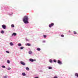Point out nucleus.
Masks as SVG:
<instances>
[{"label": "nucleus", "instance_id": "7", "mask_svg": "<svg viewBox=\"0 0 78 78\" xmlns=\"http://www.w3.org/2000/svg\"><path fill=\"white\" fill-rule=\"evenodd\" d=\"M17 35V33H13L12 34V36H15Z\"/></svg>", "mask_w": 78, "mask_h": 78}, {"label": "nucleus", "instance_id": "26", "mask_svg": "<svg viewBox=\"0 0 78 78\" xmlns=\"http://www.w3.org/2000/svg\"><path fill=\"white\" fill-rule=\"evenodd\" d=\"M15 26L14 25V24H12L11 25V27H14Z\"/></svg>", "mask_w": 78, "mask_h": 78}, {"label": "nucleus", "instance_id": "5", "mask_svg": "<svg viewBox=\"0 0 78 78\" xmlns=\"http://www.w3.org/2000/svg\"><path fill=\"white\" fill-rule=\"evenodd\" d=\"M54 25V23H51V24H50L49 25V28H51V27H52V26H53Z\"/></svg>", "mask_w": 78, "mask_h": 78}, {"label": "nucleus", "instance_id": "20", "mask_svg": "<svg viewBox=\"0 0 78 78\" xmlns=\"http://www.w3.org/2000/svg\"><path fill=\"white\" fill-rule=\"evenodd\" d=\"M2 68H4V69H5V68H6V66H2Z\"/></svg>", "mask_w": 78, "mask_h": 78}, {"label": "nucleus", "instance_id": "21", "mask_svg": "<svg viewBox=\"0 0 78 78\" xmlns=\"http://www.w3.org/2000/svg\"><path fill=\"white\" fill-rule=\"evenodd\" d=\"M47 35H45V34H44L43 35V37H44V38H46L47 37Z\"/></svg>", "mask_w": 78, "mask_h": 78}, {"label": "nucleus", "instance_id": "24", "mask_svg": "<svg viewBox=\"0 0 78 78\" xmlns=\"http://www.w3.org/2000/svg\"><path fill=\"white\" fill-rule=\"evenodd\" d=\"M7 63L8 64H10V61H9V60H7Z\"/></svg>", "mask_w": 78, "mask_h": 78}, {"label": "nucleus", "instance_id": "17", "mask_svg": "<svg viewBox=\"0 0 78 78\" xmlns=\"http://www.w3.org/2000/svg\"><path fill=\"white\" fill-rule=\"evenodd\" d=\"M49 62L51 63H52L53 62V61L52 59H49Z\"/></svg>", "mask_w": 78, "mask_h": 78}, {"label": "nucleus", "instance_id": "33", "mask_svg": "<svg viewBox=\"0 0 78 78\" xmlns=\"http://www.w3.org/2000/svg\"><path fill=\"white\" fill-rule=\"evenodd\" d=\"M26 41H29L28 39H27V38H26Z\"/></svg>", "mask_w": 78, "mask_h": 78}, {"label": "nucleus", "instance_id": "8", "mask_svg": "<svg viewBox=\"0 0 78 78\" xmlns=\"http://www.w3.org/2000/svg\"><path fill=\"white\" fill-rule=\"evenodd\" d=\"M11 13H8V15H9L10 16H12L13 15L12 12L11 11Z\"/></svg>", "mask_w": 78, "mask_h": 78}, {"label": "nucleus", "instance_id": "2", "mask_svg": "<svg viewBox=\"0 0 78 78\" xmlns=\"http://www.w3.org/2000/svg\"><path fill=\"white\" fill-rule=\"evenodd\" d=\"M58 64H59V65H61L62 64V63L60 60H58V62H57Z\"/></svg>", "mask_w": 78, "mask_h": 78}, {"label": "nucleus", "instance_id": "35", "mask_svg": "<svg viewBox=\"0 0 78 78\" xmlns=\"http://www.w3.org/2000/svg\"><path fill=\"white\" fill-rule=\"evenodd\" d=\"M69 33H71V31H70V30H69Z\"/></svg>", "mask_w": 78, "mask_h": 78}, {"label": "nucleus", "instance_id": "34", "mask_svg": "<svg viewBox=\"0 0 78 78\" xmlns=\"http://www.w3.org/2000/svg\"><path fill=\"white\" fill-rule=\"evenodd\" d=\"M35 78H39L37 76L36 77H35Z\"/></svg>", "mask_w": 78, "mask_h": 78}, {"label": "nucleus", "instance_id": "3", "mask_svg": "<svg viewBox=\"0 0 78 78\" xmlns=\"http://www.w3.org/2000/svg\"><path fill=\"white\" fill-rule=\"evenodd\" d=\"M20 63L22 65H23V66H25L26 64L24 62H23V61H20Z\"/></svg>", "mask_w": 78, "mask_h": 78}, {"label": "nucleus", "instance_id": "32", "mask_svg": "<svg viewBox=\"0 0 78 78\" xmlns=\"http://www.w3.org/2000/svg\"><path fill=\"white\" fill-rule=\"evenodd\" d=\"M53 78H58L57 76H54Z\"/></svg>", "mask_w": 78, "mask_h": 78}, {"label": "nucleus", "instance_id": "6", "mask_svg": "<svg viewBox=\"0 0 78 78\" xmlns=\"http://www.w3.org/2000/svg\"><path fill=\"white\" fill-rule=\"evenodd\" d=\"M2 27L4 29H5L6 27V26H5V24H3V25H2Z\"/></svg>", "mask_w": 78, "mask_h": 78}, {"label": "nucleus", "instance_id": "28", "mask_svg": "<svg viewBox=\"0 0 78 78\" xmlns=\"http://www.w3.org/2000/svg\"><path fill=\"white\" fill-rule=\"evenodd\" d=\"M61 37H64V36L63 34H62L61 35Z\"/></svg>", "mask_w": 78, "mask_h": 78}, {"label": "nucleus", "instance_id": "27", "mask_svg": "<svg viewBox=\"0 0 78 78\" xmlns=\"http://www.w3.org/2000/svg\"><path fill=\"white\" fill-rule=\"evenodd\" d=\"M7 76H5L3 77V78H7Z\"/></svg>", "mask_w": 78, "mask_h": 78}, {"label": "nucleus", "instance_id": "23", "mask_svg": "<svg viewBox=\"0 0 78 78\" xmlns=\"http://www.w3.org/2000/svg\"><path fill=\"white\" fill-rule=\"evenodd\" d=\"M27 45H28V46H30L31 44L29 43H27Z\"/></svg>", "mask_w": 78, "mask_h": 78}, {"label": "nucleus", "instance_id": "30", "mask_svg": "<svg viewBox=\"0 0 78 78\" xmlns=\"http://www.w3.org/2000/svg\"><path fill=\"white\" fill-rule=\"evenodd\" d=\"M5 52L6 53H9V51H5Z\"/></svg>", "mask_w": 78, "mask_h": 78}, {"label": "nucleus", "instance_id": "14", "mask_svg": "<svg viewBox=\"0 0 78 78\" xmlns=\"http://www.w3.org/2000/svg\"><path fill=\"white\" fill-rule=\"evenodd\" d=\"M32 52L31 51H29V54L30 55H31V54H32Z\"/></svg>", "mask_w": 78, "mask_h": 78}, {"label": "nucleus", "instance_id": "12", "mask_svg": "<svg viewBox=\"0 0 78 78\" xmlns=\"http://www.w3.org/2000/svg\"><path fill=\"white\" fill-rule=\"evenodd\" d=\"M75 76H77V77H78V73H75Z\"/></svg>", "mask_w": 78, "mask_h": 78}, {"label": "nucleus", "instance_id": "25", "mask_svg": "<svg viewBox=\"0 0 78 78\" xmlns=\"http://www.w3.org/2000/svg\"><path fill=\"white\" fill-rule=\"evenodd\" d=\"M11 68H10V67H8V68H7L8 70H11Z\"/></svg>", "mask_w": 78, "mask_h": 78}, {"label": "nucleus", "instance_id": "31", "mask_svg": "<svg viewBox=\"0 0 78 78\" xmlns=\"http://www.w3.org/2000/svg\"><path fill=\"white\" fill-rule=\"evenodd\" d=\"M42 42L43 43H44L46 42V41H43Z\"/></svg>", "mask_w": 78, "mask_h": 78}, {"label": "nucleus", "instance_id": "36", "mask_svg": "<svg viewBox=\"0 0 78 78\" xmlns=\"http://www.w3.org/2000/svg\"><path fill=\"white\" fill-rule=\"evenodd\" d=\"M61 78H62V77H61Z\"/></svg>", "mask_w": 78, "mask_h": 78}, {"label": "nucleus", "instance_id": "19", "mask_svg": "<svg viewBox=\"0 0 78 78\" xmlns=\"http://www.w3.org/2000/svg\"><path fill=\"white\" fill-rule=\"evenodd\" d=\"M1 33L3 34V33H4V31H3V30H1Z\"/></svg>", "mask_w": 78, "mask_h": 78}, {"label": "nucleus", "instance_id": "22", "mask_svg": "<svg viewBox=\"0 0 78 78\" xmlns=\"http://www.w3.org/2000/svg\"><path fill=\"white\" fill-rule=\"evenodd\" d=\"M73 33H74V34H77V32L75 31H74Z\"/></svg>", "mask_w": 78, "mask_h": 78}, {"label": "nucleus", "instance_id": "16", "mask_svg": "<svg viewBox=\"0 0 78 78\" xmlns=\"http://www.w3.org/2000/svg\"><path fill=\"white\" fill-rule=\"evenodd\" d=\"M37 51H41V48H37Z\"/></svg>", "mask_w": 78, "mask_h": 78}, {"label": "nucleus", "instance_id": "11", "mask_svg": "<svg viewBox=\"0 0 78 78\" xmlns=\"http://www.w3.org/2000/svg\"><path fill=\"white\" fill-rule=\"evenodd\" d=\"M18 45L19 47H21V46H22V44L20 43H19L18 44Z\"/></svg>", "mask_w": 78, "mask_h": 78}, {"label": "nucleus", "instance_id": "18", "mask_svg": "<svg viewBox=\"0 0 78 78\" xmlns=\"http://www.w3.org/2000/svg\"><path fill=\"white\" fill-rule=\"evenodd\" d=\"M48 69H52V66H48Z\"/></svg>", "mask_w": 78, "mask_h": 78}, {"label": "nucleus", "instance_id": "15", "mask_svg": "<svg viewBox=\"0 0 78 78\" xmlns=\"http://www.w3.org/2000/svg\"><path fill=\"white\" fill-rule=\"evenodd\" d=\"M10 45H11V46H12V45H14V44L12 43V42H10Z\"/></svg>", "mask_w": 78, "mask_h": 78}, {"label": "nucleus", "instance_id": "9", "mask_svg": "<svg viewBox=\"0 0 78 78\" xmlns=\"http://www.w3.org/2000/svg\"><path fill=\"white\" fill-rule=\"evenodd\" d=\"M26 69L27 70V71H29L30 70V68H29V67H26Z\"/></svg>", "mask_w": 78, "mask_h": 78}, {"label": "nucleus", "instance_id": "29", "mask_svg": "<svg viewBox=\"0 0 78 78\" xmlns=\"http://www.w3.org/2000/svg\"><path fill=\"white\" fill-rule=\"evenodd\" d=\"M53 62H56V61L55 59H54Z\"/></svg>", "mask_w": 78, "mask_h": 78}, {"label": "nucleus", "instance_id": "1", "mask_svg": "<svg viewBox=\"0 0 78 78\" xmlns=\"http://www.w3.org/2000/svg\"><path fill=\"white\" fill-rule=\"evenodd\" d=\"M29 17L28 16H25L23 19V21L24 23H28Z\"/></svg>", "mask_w": 78, "mask_h": 78}, {"label": "nucleus", "instance_id": "10", "mask_svg": "<svg viewBox=\"0 0 78 78\" xmlns=\"http://www.w3.org/2000/svg\"><path fill=\"white\" fill-rule=\"evenodd\" d=\"M22 75L24 76H26V74L25 73H22Z\"/></svg>", "mask_w": 78, "mask_h": 78}, {"label": "nucleus", "instance_id": "13", "mask_svg": "<svg viewBox=\"0 0 78 78\" xmlns=\"http://www.w3.org/2000/svg\"><path fill=\"white\" fill-rule=\"evenodd\" d=\"M24 47H20V50H22L24 48Z\"/></svg>", "mask_w": 78, "mask_h": 78}, {"label": "nucleus", "instance_id": "4", "mask_svg": "<svg viewBox=\"0 0 78 78\" xmlns=\"http://www.w3.org/2000/svg\"><path fill=\"white\" fill-rule=\"evenodd\" d=\"M29 61L31 62H34V61H36V59L31 58L29 59Z\"/></svg>", "mask_w": 78, "mask_h": 78}]
</instances>
